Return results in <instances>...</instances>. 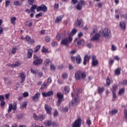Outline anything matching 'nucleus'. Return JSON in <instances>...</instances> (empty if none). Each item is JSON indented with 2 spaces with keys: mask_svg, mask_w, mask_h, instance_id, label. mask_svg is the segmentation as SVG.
I'll list each match as a JSON object with an SVG mask.
<instances>
[{
  "mask_svg": "<svg viewBox=\"0 0 127 127\" xmlns=\"http://www.w3.org/2000/svg\"><path fill=\"white\" fill-rule=\"evenodd\" d=\"M100 35L102 37H104L105 39L111 38V30L108 28H105L100 31Z\"/></svg>",
  "mask_w": 127,
  "mask_h": 127,
  "instance_id": "obj_1",
  "label": "nucleus"
},
{
  "mask_svg": "<svg viewBox=\"0 0 127 127\" xmlns=\"http://www.w3.org/2000/svg\"><path fill=\"white\" fill-rule=\"evenodd\" d=\"M75 78L76 80H81L86 78V72L81 71H78L75 73Z\"/></svg>",
  "mask_w": 127,
  "mask_h": 127,
  "instance_id": "obj_2",
  "label": "nucleus"
},
{
  "mask_svg": "<svg viewBox=\"0 0 127 127\" xmlns=\"http://www.w3.org/2000/svg\"><path fill=\"white\" fill-rule=\"evenodd\" d=\"M72 40L73 38H72L71 36H69L68 38H65L62 40L61 43L65 46H68V45H69V43L72 42Z\"/></svg>",
  "mask_w": 127,
  "mask_h": 127,
  "instance_id": "obj_3",
  "label": "nucleus"
},
{
  "mask_svg": "<svg viewBox=\"0 0 127 127\" xmlns=\"http://www.w3.org/2000/svg\"><path fill=\"white\" fill-rule=\"evenodd\" d=\"M17 104L16 102H14L13 105L11 103L9 104L8 109L7 110L8 113H10L12 110H13V111H15L17 108Z\"/></svg>",
  "mask_w": 127,
  "mask_h": 127,
  "instance_id": "obj_4",
  "label": "nucleus"
},
{
  "mask_svg": "<svg viewBox=\"0 0 127 127\" xmlns=\"http://www.w3.org/2000/svg\"><path fill=\"white\" fill-rule=\"evenodd\" d=\"M82 120L81 118H78L72 124V127H81Z\"/></svg>",
  "mask_w": 127,
  "mask_h": 127,
  "instance_id": "obj_5",
  "label": "nucleus"
},
{
  "mask_svg": "<svg viewBox=\"0 0 127 127\" xmlns=\"http://www.w3.org/2000/svg\"><path fill=\"white\" fill-rule=\"evenodd\" d=\"M57 97L58 98V101L57 103V106L58 107H59L60 106V104H61V102H62V100H63V94L60 92H58L57 93Z\"/></svg>",
  "mask_w": 127,
  "mask_h": 127,
  "instance_id": "obj_6",
  "label": "nucleus"
},
{
  "mask_svg": "<svg viewBox=\"0 0 127 127\" xmlns=\"http://www.w3.org/2000/svg\"><path fill=\"white\" fill-rule=\"evenodd\" d=\"M85 1L84 0H80V1H79L76 6V9L78 10H81V9H82V6L85 5Z\"/></svg>",
  "mask_w": 127,
  "mask_h": 127,
  "instance_id": "obj_7",
  "label": "nucleus"
},
{
  "mask_svg": "<svg viewBox=\"0 0 127 127\" xmlns=\"http://www.w3.org/2000/svg\"><path fill=\"white\" fill-rule=\"evenodd\" d=\"M92 66H93V67H96V66L99 64V61H98L97 58L95 56H92Z\"/></svg>",
  "mask_w": 127,
  "mask_h": 127,
  "instance_id": "obj_8",
  "label": "nucleus"
},
{
  "mask_svg": "<svg viewBox=\"0 0 127 127\" xmlns=\"http://www.w3.org/2000/svg\"><path fill=\"white\" fill-rule=\"evenodd\" d=\"M45 110L47 114H48V115H52V113H51V111H52V108L48 105V104H46L45 105Z\"/></svg>",
  "mask_w": 127,
  "mask_h": 127,
  "instance_id": "obj_9",
  "label": "nucleus"
},
{
  "mask_svg": "<svg viewBox=\"0 0 127 127\" xmlns=\"http://www.w3.org/2000/svg\"><path fill=\"white\" fill-rule=\"evenodd\" d=\"M21 65V63L20 61H16L14 64H8L7 66L10 67L11 68H15L16 67H18Z\"/></svg>",
  "mask_w": 127,
  "mask_h": 127,
  "instance_id": "obj_10",
  "label": "nucleus"
},
{
  "mask_svg": "<svg viewBox=\"0 0 127 127\" xmlns=\"http://www.w3.org/2000/svg\"><path fill=\"white\" fill-rule=\"evenodd\" d=\"M79 102L80 99H79V97H77L74 99H72L71 103H70V104H71L73 106H77V105L79 104Z\"/></svg>",
  "mask_w": 127,
  "mask_h": 127,
  "instance_id": "obj_11",
  "label": "nucleus"
},
{
  "mask_svg": "<svg viewBox=\"0 0 127 127\" xmlns=\"http://www.w3.org/2000/svg\"><path fill=\"white\" fill-rule=\"evenodd\" d=\"M41 10L42 11H46L47 10V7L44 5H42L37 7V11H41Z\"/></svg>",
  "mask_w": 127,
  "mask_h": 127,
  "instance_id": "obj_12",
  "label": "nucleus"
},
{
  "mask_svg": "<svg viewBox=\"0 0 127 127\" xmlns=\"http://www.w3.org/2000/svg\"><path fill=\"white\" fill-rule=\"evenodd\" d=\"M25 39L26 41H27V43H30L31 44H33V43H34L35 42L34 40L31 39V38H30V36H26Z\"/></svg>",
  "mask_w": 127,
  "mask_h": 127,
  "instance_id": "obj_13",
  "label": "nucleus"
},
{
  "mask_svg": "<svg viewBox=\"0 0 127 127\" xmlns=\"http://www.w3.org/2000/svg\"><path fill=\"white\" fill-rule=\"evenodd\" d=\"M74 25L77 26V27H82V26H83L82 19H77V21L74 23Z\"/></svg>",
  "mask_w": 127,
  "mask_h": 127,
  "instance_id": "obj_14",
  "label": "nucleus"
},
{
  "mask_svg": "<svg viewBox=\"0 0 127 127\" xmlns=\"http://www.w3.org/2000/svg\"><path fill=\"white\" fill-rule=\"evenodd\" d=\"M42 95L43 97H50V96H52L53 95V91H50L48 92H42Z\"/></svg>",
  "mask_w": 127,
  "mask_h": 127,
  "instance_id": "obj_15",
  "label": "nucleus"
},
{
  "mask_svg": "<svg viewBox=\"0 0 127 127\" xmlns=\"http://www.w3.org/2000/svg\"><path fill=\"white\" fill-rule=\"evenodd\" d=\"M20 77L21 79V83H23L25 80V78L26 77V74L24 72H21L20 73Z\"/></svg>",
  "mask_w": 127,
  "mask_h": 127,
  "instance_id": "obj_16",
  "label": "nucleus"
},
{
  "mask_svg": "<svg viewBox=\"0 0 127 127\" xmlns=\"http://www.w3.org/2000/svg\"><path fill=\"white\" fill-rule=\"evenodd\" d=\"M90 58H91V56H88V55H85L84 56V62H83V64L86 65L89 61H90Z\"/></svg>",
  "mask_w": 127,
  "mask_h": 127,
  "instance_id": "obj_17",
  "label": "nucleus"
},
{
  "mask_svg": "<svg viewBox=\"0 0 127 127\" xmlns=\"http://www.w3.org/2000/svg\"><path fill=\"white\" fill-rule=\"evenodd\" d=\"M43 62V61H42V60H41L40 59H39L35 60L33 62V64L34 65H40V64H42Z\"/></svg>",
  "mask_w": 127,
  "mask_h": 127,
  "instance_id": "obj_18",
  "label": "nucleus"
},
{
  "mask_svg": "<svg viewBox=\"0 0 127 127\" xmlns=\"http://www.w3.org/2000/svg\"><path fill=\"white\" fill-rule=\"evenodd\" d=\"M100 36H101V35L98 33H96L95 34V35H94V36H93L91 39L90 40H92V41H94L95 40H98L99 38H100Z\"/></svg>",
  "mask_w": 127,
  "mask_h": 127,
  "instance_id": "obj_19",
  "label": "nucleus"
},
{
  "mask_svg": "<svg viewBox=\"0 0 127 127\" xmlns=\"http://www.w3.org/2000/svg\"><path fill=\"white\" fill-rule=\"evenodd\" d=\"M63 18V16H58L55 20V23H59V22H61V21H62Z\"/></svg>",
  "mask_w": 127,
  "mask_h": 127,
  "instance_id": "obj_20",
  "label": "nucleus"
},
{
  "mask_svg": "<svg viewBox=\"0 0 127 127\" xmlns=\"http://www.w3.org/2000/svg\"><path fill=\"white\" fill-rule=\"evenodd\" d=\"M40 97V93L39 92H37L35 96L33 97V101H34L35 102L37 101L38 100V98Z\"/></svg>",
  "mask_w": 127,
  "mask_h": 127,
  "instance_id": "obj_21",
  "label": "nucleus"
},
{
  "mask_svg": "<svg viewBox=\"0 0 127 127\" xmlns=\"http://www.w3.org/2000/svg\"><path fill=\"white\" fill-rule=\"evenodd\" d=\"M63 92L64 94H65V95H67V94H68V93L70 92V87H69V86H65L64 88Z\"/></svg>",
  "mask_w": 127,
  "mask_h": 127,
  "instance_id": "obj_22",
  "label": "nucleus"
},
{
  "mask_svg": "<svg viewBox=\"0 0 127 127\" xmlns=\"http://www.w3.org/2000/svg\"><path fill=\"white\" fill-rule=\"evenodd\" d=\"M75 60L77 64H80V63H81L82 61V58H81L80 55H77L76 58H75Z\"/></svg>",
  "mask_w": 127,
  "mask_h": 127,
  "instance_id": "obj_23",
  "label": "nucleus"
},
{
  "mask_svg": "<svg viewBox=\"0 0 127 127\" xmlns=\"http://www.w3.org/2000/svg\"><path fill=\"white\" fill-rule=\"evenodd\" d=\"M120 26L122 29H126V23L124 21H121L120 23Z\"/></svg>",
  "mask_w": 127,
  "mask_h": 127,
  "instance_id": "obj_24",
  "label": "nucleus"
},
{
  "mask_svg": "<svg viewBox=\"0 0 127 127\" xmlns=\"http://www.w3.org/2000/svg\"><path fill=\"white\" fill-rule=\"evenodd\" d=\"M27 106V101H25L22 103V105H20V109H26Z\"/></svg>",
  "mask_w": 127,
  "mask_h": 127,
  "instance_id": "obj_25",
  "label": "nucleus"
},
{
  "mask_svg": "<svg viewBox=\"0 0 127 127\" xmlns=\"http://www.w3.org/2000/svg\"><path fill=\"white\" fill-rule=\"evenodd\" d=\"M44 125L46 127H51L52 126V122L48 121L46 122H44Z\"/></svg>",
  "mask_w": 127,
  "mask_h": 127,
  "instance_id": "obj_26",
  "label": "nucleus"
},
{
  "mask_svg": "<svg viewBox=\"0 0 127 127\" xmlns=\"http://www.w3.org/2000/svg\"><path fill=\"white\" fill-rule=\"evenodd\" d=\"M33 52V50L31 49L28 50L27 55L29 58H31L32 57V53Z\"/></svg>",
  "mask_w": 127,
  "mask_h": 127,
  "instance_id": "obj_27",
  "label": "nucleus"
},
{
  "mask_svg": "<svg viewBox=\"0 0 127 127\" xmlns=\"http://www.w3.org/2000/svg\"><path fill=\"white\" fill-rule=\"evenodd\" d=\"M104 90L105 89L103 87H98L97 89L98 94H99V95H102Z\"/></svg>",
  "mask_w": 127,
  "mask_h": 127,
  "instance_id": "obj_28",
  "label": "nucleus"
},
{
  "mask_svg": "<svg viewBox=\"0 0 127 127\" xmlns=\"http://www.w3.org/2000/svg\"><path fill=\"white\" fill-rule=\"evenodd\" d=\"M11 23L13 25H15V21H16V18L15 17H12L10 18Z\"/></svg>",
  "mask_w": 127,
  "mask_h": 127,
  "instance_id": "obj_29",
  "label": "nucleus"
},
{
  "mask_svg": "<svg viewBox=\"0 0 127 127\" xmlns=\"http://www.w3.org/2000/svg\"><path fill=\"white\" fill-rule=\"evenodd\" d=\"M121 68H117L115 71V74L117 76H119V75L121 74Z\"/></svg>",
  "mask_w": 127,
  "mask_h": 127,
  "instance_id": "obj_30",
  "label": "nucleus"
},
{
  "mask_svg": "<svg viewBox=\"0 0 127 127\" xmlns=\"http://www.w3.org/2000/svg\"><path fill=\"white\" fill-rule=\"evenodd\" d=\"M50 63H51V61L50 60H49V59H46L45 61L44 62V64L45 65L49 66V64H50Z\"/></svg>",
  "mask_w": 127,
  "mask_h": 127,
  "instance_id": "obj_31",
  "label": "nucleus"
},
{
  "mask_svg": "<svg viewBox=\"0 0 127 127\" xmlns=\"http://www.w3.org/2000/svg\"><path fill=\"white\" fill-rule=\"evenodd\" d=\"M32 22H31V21H26L25 23V25H26V26H27V27H31V26H32Z\"/></svg>",
  "mask_w": 127,
  "mask_h": 127,
  "instance_id": "obj_32",
  "label": "nucleus"
},
{
  "mask_svg": "<svg viewBox=\"0 0 127 127\" xmlns=\"http://www.w3.org/2000/svg\"><path fill=\"white\" fill-rule=\"evenodd\" d=\"M35 9L37 10V6H36V5H33L32 6V7L30 8V10L31 11H32V12H34V10H35Z\"/></svg>",
  "mask_w": 127,
  "mask_h": 127,
  "instance_id": "obj_33",
  "label": "nucleus"
},
{
  "mask_svg": "<svg viewBox=\"0 0 127 127\" xmlns=\"http://www.w3.org/2000/svg\"><path fill=\"white\" fill-rule=\"evenodd\" d=\"M120 85H122V86H127V80H124L122 82H120Z\"/></svg>",
  "mask_w": 127,
  "mask_h": 127,
  "instance_id": "obj_34",
  "label": "nucleus"
},
{
  "mask_svg": "<svg viewBox=\"0 0 127 127\" xmlns=\"http://www.w3.org/2000/svg\"><path fill=\"white\" fill-rule=\"evenodd\" d=\"M77 33V30L76 29H73L71 33L69 34V36H71V35H74V34H76Z\"/></svg>",
  "mask_w": 127,
  "mask_h": 127,
  "instance_id": "obj_35",
  "label": "nucleus"
},
{
  "mask_svg": "<svg viewBox=\"0 0 127 127\" xmlns=\"http://www.w3.org/2000/svg\"><path fill=\"white\" fill-rule=\"evenodd\" d=\"M48 53V49L45 48V47H43L42 49V53Z\"/></svg>",
  "mask_w": 127,
  "mask_h": 127,
  "instance_id": "obj_36",
  "label": "nucleus"
},
{
  "mask_svg": "<svg viewBox=\"0 0 127 127\" xmlns=\"http://www.w3.org/2000/svg\"><path fill=\"white\" fill-rule=\"evenodd\" d=\"M98 29L97 28V26H95L94 27L93 31H92V32H91V35H94V34H95V33H96V32H97Z\"/></svg>",
  "mask_w": 127,
  "mask_h": 127,
  "instance_id": "obj_37",
  "label": "nucleus"
},
{
  "mask_svg": "<svg viewBox=\"0 0 127 127\" xmlns=\"http://www.w3.org/2000/svg\"><path fill=\"white\" fill-rule=\"evenodd\" d=\"M31 73H32V74H34L35 75H36L37 73L38 72V70H34L33 68H31Z\"/></svg>",
  "mask_w": 127,
  "mask_h": 127,
  "instance_id": "obj_38",
  "label": "nucleus"
},
{
  "mask_svg": "<svg viewBox=\"0 0 127 127\" xmlns=\"http://www.w3.org/2000/svg\"><path fill=\"white\" fill-rule=\"evenodd\" d=\"M5 6L6 7H7V6H8V5H9V4H10V0H5Z\"/></svg>",
  "mask_w": 127,
  "mask_h": 127,
  "instance_id": "obj_39",
  "label": "nucleus"
},
{
  "mask_svg": "<svg viewBox=\"0 0 127 127\" xmlns=\"http://www.w3.org/2000/svg\"><path fill=\"white\" fill-rule=\"evenodd\" d=\"M44 119H45V117L43 115H39L38 120H39V121H42Z\"/></svg>",
  "mask_w": 127,
  "mask_h": 127,
  "instance_id": "obj_40",
  "label": "nucleus"
},
{
  "mask_svg": "<svg viewBox=\"0 0 127 127\" xmlns=\"http://www.w3.org/2000/svg\"><path fill=\"white\" fill-rule=\"evenodd\" d=\"M125 93V88H122L120 89L118 92L119 95H122Z\"/></svg>",
  "mask_w": 127,
  "mask_h": 127,
  "instance_id": "obj_41",
  "label": "nucleus"
},
{
  "mask_svg": "<svg viewBox=\"0 0 127 127\" xmlns=\"http://www.w3.org/2000/svg\"><path fill=\"white\" fill-rule=\"evenodd\" d=\"M111 83V80L109 78V77H107L106 79V85L107 86H110V84Z\"/></svg>",
  "mask_w": 127,
  "mask_h": 127,
  "instance_id": "obj_42",
  "label": "nucleus"
},
{
  "mask_svg": "<svg viewBox=\"0 0 127 127\" xmlns=\"http://www.w3.org/2000/svg\"><path fill=\"white\" fill-rule=\"evenodd\" d=\"M14 5L17 6V5H21L22 4V3L18 1H16L14 2Z\"/></svg>",
  "mask_w": 127,
  "mask_h": 127,
  "instance_id": "obj_43",
  "label": "nucleus"
},
{
  "mask_svg": "<svg viewBox=\"0 0 127 127\" xmlns=\"http://www.w3.org/2000/svg\"><path fill=\"white\" fill-rule=\"evenodd\" d=\"M47 86H48V84L44 82L42 85V87L40 88V90H42V88L44 89V88H47Z\"/></svg>",
  "mask_w": 127,
  "mask_h": 127,
  "instance_id": "obj_44",
  "label": "nucleus"
},
{
  "mask_svg": "<svg viewBox=\"0 0 127 127\" xmlns=\"http://www.w3.org/2000/svg\"><path fill=\"white\" fill-rule=\"evenodd\" d=\"M68 77V74L66 73H64L62 74V78L63 79H67Z\"/></svg>",
  "mask_w": 127,
  "mask_h": 127,
  "instance_id": "obj_45",
  "label": "nucleus"
},
{
  "mask_svg": "<svg viewBox=\"0 0 127 127\" xmlns=\"http://www.w3.org/2000/svg\"><path fill=\"white\" fill-rule=\"evenodd\" d=\"M40 16H42V12H40L37 14L35 16L36 18H39Z\"/></svg>",
  "mask_w": 127,
  "mask_h": 127,
  "instance_id": "obj_46",
  "label": "nucleus"
},
{
  "mask_svg": "<svg viewBox=\"0 0 127 127\" xmlns=\"http://www.w3.org/2000/svg\"><path fill=\"white\" fill-rule=\"evenodd\" d=\"M118 113V110L116 109H114L111 111V114L112 115H116V114Z\"/></svg>",
  "mask_w": 127,
  "mask_h": 127,
  "instance_id": "obj_47",
  "label": "nucleus"
},
{
  "mask_svg": "<svg viewBox=\"0 0 127 127\" xmlns=\"http://www.w3.org/2000/svg\"><path fill=\"white\" fill-rule=\"evenodd\" d=\"M28 96H29V94L27 92H26L23 93V96L24 97V98H26L27 97H28Z\"/></svg>",
  "mask_w": 127,
  "mask_h": 127,
  "instance_id": "obj_48",
  "label": "nucleus"
},
{
  "mask_svg": "<svg viewBox=\"0 0 127 127\" xmlns=\"http://www.w3.org/2000/svg\"><path fill=\"white\" fill-rule=\"evenodd\" d=\"M113 90H112V92L113 91L114 92H116V90H117L118 89V85H114L113 86Z\"/></svg>",
  "mask_w": 127,
  "mask_h": 127,
  "instance_id": "obj_49",
  "label": "nucleus"
},
{
  "mask_svg": "<svg viewBox=\"0 0 127 127\" xmlns=\"http://www.w3.org/2000/svg\"><path fill=\"white\" fill-rule=\"evenodd\" d=\"M111 50L112 51H116V50H117V47H116V46L112 45V48H111Z\"/></svg>",
  "mask_w": 127,
  "mask_h": 127,
  "instance_id": "obj_50",
  "label": "nucleus"
},
{
  "mask_svg": "<svg viewBox=\"0 0 127 127\" xmlns=\"http://www.w3.org/2000/svg\"><path fill=\"white\" fill-rule=\"evenodd\" d=\"M50 69H51V70H52L53 71H54V70H55V69H56V67H55L54 65L51 64L50 65Z\"/></svg>",
  "mask_w": 127,
  "mask_h": 127,
  "instance_id": "obj_51",
  "label": "nucleus"
},
{
  "mask_svg": "<svg viewBox=\"0 0 127 127\" xmlns=\"http://www.w3.org/2000/svg\"><path fill=\"white\" fill-rule=\"evenodd\" d=\"M33 118H34V120H35L36 121H37V120H38L39 116H36V114H34Z\"/></svg>",
  "mask_w": 127,
  "mask_h": 127,
  "instance_id": "obj_52",
  "label": "nucleus"
},
{
  "mask_svg": "<svg viewBox=\"0 0 127 127\" xmlns=\"http://www.w3.org/2000/svg\"><path fill=\"white\" fill-rule=\"evenodd\" d=\"M45 40L46 42H49V41H50L51 40L50 37H48V36L46 37Z\"/></svg>",
  "mask_w": 127,
  "mask_h": 127,
  "instance_id": "obj_53",
  "label": "nucleus"
},
{
  "mask_svg": "<svg viewBox=\"0 0 127 127\" xmlns=\"http://www.w3.org/2000/svg\"><path fill=\"white\" fill-rule=\"evenodd\" d=\"M40 46H37L36 47V50H35V52H38V50L40 49Z\"/></svg>",
  "mask_w": 127,
  "mask_h": 127,
  "instance_id": "obj_54",
  "label": "nucleus"
},
{
  "mask_svg": "<svg viewBox=\"0 0 127 127\" xmlns=\"http://www.w3.org/2000/svg\"><path fill=\"white\" fill-rule=\"evenodd\" d=\"M58 111H57V110H56L54 113V117H57V116L58 115Z\"/></svg>",
  "mask_w": 127,
  "mask_h": 127,
  "instance_id": "obj_55",
  "label": "nucleus"
},
{
  "mask_svg": "<svg viewBox=\"0 0 127 127\" xmlns=\"http://www.w3.org/2000/svg\"><path fill=\"white\" fill-rule=\"evenodd\" d=\"M38 75L39 76V77H42V76H43V73L41 71H40L38 72Z\"/></svg>",
  "mask_w": 127,
  "mask_h": 127,
  "instance_id": "obj_56",
  "label": "nucleus"
},
{
  "mask_svg": "<svg viewBox=\"0 0 127 127\" xmlns=\"http://www.w3.org/2000/svg\"><path fill=\"white\" fill-rule=\"evenodd\" d=\"M59 8V4L58 3L55 4V5H54L55 9H57Z\"/></svg>",
  "mask_w": 127,
  "mask_h": 127,
  "instance_id": "obj_57",
  "label": "nucleus"
},
{
  "mask_svg": "<svg viewBox=\"0 0 127 127\" xmlns=\"http://www.w3.org/2000/svg\"><path fill=\"white\" fill-rule=\"evenodd\" d=\"M15 52H16V48H13L11 51L12 54H14Z\"/></svg>",
  "mask_w": 127,
  "mask_h": 127,
  "instance_id": "obj_58",
  "label": "nucleus"
},
{
  "mask_svg": "<svg viewBox=\"0 0 127 127\" xmlns=\"http://www.w3.org/2000/svg\"><path fill=\"white\" fill-rule=\"evenodd\" d=\"M115 60H117V61H120V57H119V56H115L114 57Z\"/></svg>",
  "mask_w": 127,
  "mask_h": 127,
  "instance_id": "obj_59",
  "label": "nucleus"
},
{
  "mask_svg": "<svg viewBox=\"0 0 127 127\" xmlns=\"http://www.w3.org/2000/svg\"><path fill=\"white\" fill-rule=\"evenodd\" d=\"M112 93L114 99H116V98H117V94H116V92L113 91Z\"/></svg>",
  "mask_w": 127,
  "mask_h": 127,
  "instance_id": "obj_60",
  "label": "nucleus"
},
{
  "mask_svg": "<svg viewBox=\"0 0 127 127\" xmlns=\"http://www.w3.org/2000/svg\"><path fill=\"white\" fill-rule=\"evenodd\" d=\"M86 124L88 125V126H90L91 124V120H90V119H88L86 121Z\"/></svg>",
  "mask_w": 127,
  "mask_h": 127,
  "instance_id": "obj_61",
  "label": "nucleus"
},
{
  "mask_svg": "<svg viewBox=\"0 0 127 127\" xmlns=\"http://www.w3.org/2000/svg\"><path fill=\"white\" fill-rule=\"evenodd\" d=\"M4 105H5V102H4L3 101V100L1 101V102H0L1 107H3V106H4Z\"/></svg>",
  "mask_w": 127,
  "mask_h": 127,
  "instance_id": "obj_62",
  "label": "nucleus"
},
{
  "mask_svg": "<svg viewBox=\"0 0 127 127\" xmlns=\"http://www.w3.org/2000/svg\"><path fill=\"white\" fill-rule=\"evenodd\" d=\"M57 46V42H53L52 43V46H53V47H54Z\"/></svg>",
  "mask_w": 127,
  "mask_h": 127,
  "instance_id": "obj_63",
  "label": "nucleus"
},
{
  "mask_svg": "<svg viewBox=\"0 0 127 127\" xmlns=\"http://www.w3.org/2000/svg\"><path fill=\"white\" fill-rule=\"evenodd\" d=\"M113 63H114V60L110 59V61H109L110 65H113Z\"/></svg>",
  "mask_w": 127,
  "mask_h": 127,
  "instance_id": "obj_64",
  "label": "nucleus"
}]
</instances>
